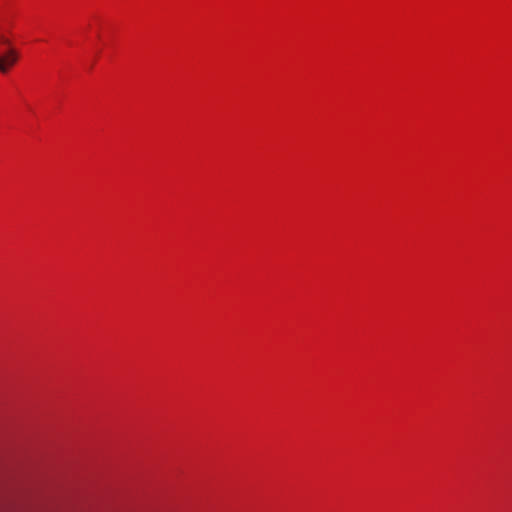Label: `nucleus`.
I'll use <instances>...</instances> for the list:
<instances>
[{
	"label": "nucleus",
	"mask_w": 512,
	"mask_h": 512,
	"mask_svg": "<svg viewBox=\"0 0 512 512\" xmlns=\"http://www.w3.org/2000/svg\"><path fill=\"white\" fill-rule=\"evenodd\" d=\"M17 60V51L14 48L9 47L4 54L0 55V72L7 73Z\"/></svg>",
	"instance_id": "f257e3e1"
},
{
	"label": "nucleus",
	"mask_w": 512,
	"mask_h": 512,
	"mask_svg": "<svg viewBox=\"0 0 512 512\" xmlns=\"http://www.w3.org/2000/svg\"><path fill=\"white\" fill-rule=\"evenodd\" d=\"M0 44L6 46L7 48L10 47V41L8 38H6L5 36L3 35H0Z\"/></svg>",
	"instance_id": "f03ea898"
}]
</instances>
